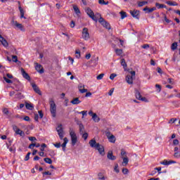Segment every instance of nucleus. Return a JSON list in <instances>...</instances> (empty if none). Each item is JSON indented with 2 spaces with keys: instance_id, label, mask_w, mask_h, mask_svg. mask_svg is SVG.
<instances>
[{
  "instance_id": "nucleus-1",
  "label": "nucleus",
  "mask_w": 180,
  "mask_h": 180,
  "mask_svg": "<svg viewBox=\"0 0 180 180\" xmlns=\"http://www.w3.org/2000/svg\"><path fill=\"white\" fill-rule=\"evenodd\" d=\"M89 144L90 147H91V148H95L96 150H98L101 155H105V148L99 143H96V140H95V139L90 140L89 141Z\"/></svg>"
},
{
  "instance_id": "nucleus-2",
  "label": "nucleus",
  "mask_w": 180,
  "mask_h": 180,
  "mask_svg": "<svg viewBox=\"0 0 180 180\" xmlns=\"http://www.w3.org/2000/svg\"><path fill=\"white\" fill-rule=\"evenodd\" d=\"M49 105L51 114L53 117H56L57 116V105H56L53 98H49Z\"/></svg>"
},
{
  "instance_id": "nucleus-3",
  "label": "nucleus",
  "mask_w": 180,
  "mask_h": 180,
  "mask_svg": "<svg viewBox=\"0 0 180 180\" xmlns=\"http://www.w3.org/2000/svg\"><path fill=\"white\" fill-rule=\"evenodd\" d=\"M69 133L71 139V144L74 146L78 142V137L77 136V134H75V131H74L72 128H70Z\"/></svg>"
},
{
  "instance_id": "nucleus-4",
  "label": "nucleus",
  "mask_w": 180,
  "mask_h": 180,
  "mask_svg": "<svg viewBox=\"0 0 180 180\" xmlns=\"http://www.w3.org/2000/svg\"><path fill=\"white\" fill-rule=\"evenodd\" d=\"M82 37L86 41H88V40L91 39V36L89 35V32L88 31V28L86 27L83 28V30L82 32Z\"/></svg>"
},
{
  "instance_id": "nucleus-5",
  "label": "nucleus",
  "mask_w": 180,
  "mask_h": 180,
  "mask_svg": "<svg viewBox=\"0 0 180 180\" xmlns=\"http://www.w3.org/2000/svg\"><path fill=\"white\" fill-rule=\"evenodd\" d=\"M56 131H58V134L60 140H63V139H64V130L63 129V124H59L56 128Z\"/></svg>"
},
{
  "instance_id": "nucleus-6",
  "label": "nucleus",
  "mask_w": 180,
  "mask_h": 180,
  "mask_svg": "<svg viewBox=\"0 0 180 180\" xmlns=\"http://www.w3.org/2000/svg\"><path fill=\"white\" fill-rule=\"evenodd\" d=\"M86 13L89 16V18H91L93 20H95V22L98 21V18H96V16H95V13H94V11L89 8H87L86 9Z\"/></svg>"
},
{
  "instance_id": "nucleus-7",
  "label": "nucleus",
  "mask_w": 180,
  "mask_h": 180,
  "mask_svg": "<svg viewBox=\"0 0 180 180\" xmlns=\"http://www.w3.org/2000/svg\"><path fill=\"white\" fill-rule=\"evenodd\" d=\"M98 22L101 23V25H102V26H103V27H105V29H108V30H110V25L109 22H106L103 18H100L98 19Z\"/></svg>"
},
{
  "instance_id": "nucleus-8",
  "label": "nucleus",
  "mask_w": 180,
  "mask_h": 180,
  "mask_svg": "<svg viewBox=\"0 0 180 180\" xmlns=\"http://www.w3.org/2000/svg\"><path fill=\"white\" fill-rule=\"evenodd\" d=\"M129 13L133 16V18H135V19H139L140 18V11L137 10L130 11Z\"/></svg>"
},
{
  "instance_id": "nucleus-9",
  "label": "nucleus",
  "mask_w": 180,
  "mask_h": 180,
  "mask_svg": "<svg viewBox=\"0 0 180 180\" xmlns=\"http://www.w3.org/2000/svg\"><path fill=\"white\" fill-rule=\"evenodd\" d=\"M162 165H171L172 164H176V162L174 160H164L162 162H160Z\"/></svg>"
},
{
  "instance_id": "nucleus-10",
  "label": "nucleus",
  "mask_w": 180,
  "mask_h": 180,
  "mask_svg": "<svg viewBox=\"0 0 180 180\" xmlns=\"http://www.w3.org/2000/svg\"><path fill=\"white\" fill-rule=\"evenodd\" d=\"M77 124L79 129V134H84V133H85V127H84V124H82V123L79 121L77 122Z\"/></svg>"
},
{
  "instance_id": "nucleus-11",
  "label": "nucleus",
  "mask_w": 180,
  "mask_h": 180,
  "mask_svg": "<svg viewBox=\"0 0 180 180\" xmlns=\"http://www.w3.org/2000/svg\"><path fill=\"white\" fill-rule=\"evenodd\" d=\"M32 89H34L36 94H38V95H41V91H40V89L39 88V86H37L36 84L32 83Z\"/></svg>"
},
{
  "instance_id": "nucleus-12",
  "label": "nucleus",
  "mask_w": 180,
  "mask_h": 180,
  "mask_svg": "<svg viewBox=\"0 0 180 180\" xmlns=\"http://www.w3.org/2000/svg\"><path fill=\"white\" fill-rule=\"evenodd\" d=\"M0 42L1 43L2 46L4 47H8L9 46V44L8 43V41L2 37V35L0 34Z\"/></svg>"
},
{
  "instance_id": "nucleus-13",
  "label": "nucleus",
  "mask_w": 180,
  "mask_h": 180,
  "mask_svg": "<svg viewBox=\"0 0 180 180\" xmlns=\"http://www.w3.org/2000/svg\"><path fill=\"white\" fill-rule=\"evenodd\" d=\"M78 88L80 94H85V92H88V89H84L85 85L82 84V83L79 84Z\"/></svg>"
},
{
  "instance_id": "nucleus-14",
  "label": "nucleus",
  "mask_w": 180,
  "mask_h": 180,
  "mask_svg": "<svg viewBox=\"0 0 180 180\" xmlns=\"http://www.w3.org/2000/svg\"><path fill=\"white\" fill-rule=\"evenodd\" d=\"M21 74L25 79H27L28 81H30V76H29V74L25 71V69L21 68Z\"/></svg>"
},
{
  "instance_id": "nucleus-15",
  "label": "nucleus",
  "mask_w": 180,
  "mask_h": 180,
  "mask_svg": "<svg viewBox=\"0 0 180 180\" xmlns=\"http://www.w3.org/2000/svg\"><path fill=\"white\" fill-rule=\"evenodd\" d=\"M107 158L111 161H115V160H116V156L113 155V152L109 151L107 155Z\"/></svg>"
},
{
  "instance_id": "nucleus-16",
  "label": "nucleus",
  "mask_w": 180,
  "mask_h": 180,
  "mask_svg": "<svg viewBox=\"0 0 180 180\" xmlns=\"http://www.w3.org/2000/svg\"><path fill=\"white\" fill-rule=\"evenodd\" d=\"M127 84H129V85H132L133 84V76L127 75L125 78Z\"/></svg>"
},
{
  "instance_id": "nucleus-17",
  "label": "nucleus",
  "mask_w": 180,
  "mask_h": 180,
  "mask_svg": "<svg viewBox=\"0 0 180 180\" xmlns=\"http://www.w3.org/2000/svg\"><path fill=\"white\" fill-rule=\"evenodd\" d=\"M35 69L40 74H43V72H44V70L41 68V65H39V63H36Z\"/></svg>"
},
{
  "instance_id": "nucleus-18",
  "label": "nucleus",
  "mask_w": 180,
  "mask_h": 180,
  "mask_svg": "<svg viewBox=\"0 0 180 180\" xmlns=\"http://www.w3.org/2000/svg\"><path fill=\"white\" fill-rule=\"evenodd\" d=\"M157 8L155 7H153L151 8H148V7H146L143 8L144 12H146V13H151V12H154V11H156Z\"/></svg>"
},
{
  "instance_id": "nucleus-19",
  "label": "nucleus",
  "mask_w": 180,
  "mask_h": 180,
  "mask_svg": "<svg viewBox=\"0 0 180 180\" xmlns=\"http://www.w3.org/2000/svg\"><path fill=\"white\" fill-rule=\"evenodd\" d=\"M63 143L61 145V147L63 148V151L65 152V148L67 147V144L68 143V139L67 137H65L63 139Z\"/></svg>"
},
{
  "instance_id": "nucleus-20",
  "label": "nucleus",
  "mask_w": 180,
  "mask_h": 180,
  "mask_svg": "<svg viewBox=\"0 0 180 180\" xmlns=\"http://www.w3.org/2000/svg\"><path fill=\"white\" fill-rule=\"evenodd\" d=\"M70 103H72V105H79V103H81V101H79V98H75L70 101Z\"/></svg>"
},
{
  "instance_id": "nucleus-21",
  "label": "nucleus",
  "mask_w": 180,
  "mask_h": 180,
  "mask_svg": "<svg viewBox=\"0 0 180 180\" xmlns=\"http://www.w3.org/2000/svg\"><path fill=\"white\" fill-rule=\"evenodd\" d=\"M122 166L126 167L129 164V158L127 157H122Z\"/></svg>"
},
{
  "instance_id": "nucleus-22",
  "label": "nucleus",
  "mask_w": 180,
  "mask_h": 180,
  "mask_svg": "<svg viewBox=\"0 0 180 180\" xmlns=\"http://www.w3.org/2000/svg\"><path fill=\"white\" fill-rule=\"evenodd\" d=\"M25 108L28 110H33V109H34V105H33L32 103H25Z\"/></svg>"
},
{
  "instance_id": "nucleus-23",
  "label": "nucleus",
  "mask_w": 180,
  "mask_h": 180,
  "mask_svg": "<svg viewBox=\"0 0 180 180\" xmlns=\"http://www.w3.org/2000/svg\"><path fill=\"white\" fill-rule=\"evenodd\" d=\"M92 120H94V122H95V123H98V122L101 121V118H99V117L98 116V115H96V113H94L93 115Z\"/></svg>"
},
{
  "instance_id": "nucleus-24",
  "label": "nucleus",
  "mask_w": 180,
  "mask_h": 180,
  "mask_svg": "<svg viewBox=\"0 0 180 180\" xmlns=\"http://www.w3.org/2000/svg\"><path fill=\"white\" fill-rule=\"evenodd\" d=\"M13 25H14V26H15L16 27L20 29V30H23V25L22 24L18 23L16 21H13Z\"/></svg>"
},
{
  "instance_id": "nucleus-25",
  "label": "nucleus",
  "mask_w": 180,
  "mask_h": 180,
  "mask_svg": "<svg viewBox=\"0 0 180 180\" xmlns=\"http://www.w3.org/2000/svg\"><path fill=\"white\" fill-rule=\"evenodd\" d=\"M166 4L167 5H169V6H178V3H176L175 1H168L166 2Z\"/></svg>"
},
{
  "instance_id": "nucleus-26",
  "label": "nucleus",
  "mask_w": 180,
  "mask_h": 180,
  "mask_svg": "<svg viewBox=\"0 0 180 180\" xmlns=\"http://www.w3.org/2000/svg\"><path fill=\"white\" fill-rule=\"evenodd\" d=\"M15 134H18L21 137H25V132L23 131L20 130V129H18L15 131Z\"/></svg>"
},
{
  "instance_id": "nucleus-27",
  "label": "nucleus",
  "mask_w": 180,
  "mask_h": 180,
  "mask_svg": "<svg viewBox=\"0 0 180 180\" xmlns=\"http://www.w3.org/2000/svg\"><path fill=\"white\" fill-rule=\"evenodd\" d=\"M121 65H122L124 70H126V68H127V63H126V60H124V58H122L121 60Z\"/></svg>"
},
{
  "instance_id": "nucleus-28",
  "label": "nucleus",
  "mask_w": 180,
  "mask_h": 180,
  "mask_svg": "<svg viewBox=\"0 0 180 180\" xmlns=\"http://www.w3.org/2000/svg\"><path fill=\"white\" fill-rule=\"evenodd\" d=\"M20 13V18L21 19L24 18V19H26L25 17V11H23V8L22 7H19Z\"/></svg>"
},
{
  "instance_id": "nucleus-29",
  "label": "nucleus",
  "mask_w": 180,
  "mask_h": 180,
  "mask_svg": "<svg viewBox=\"0 0 180 180\" xmlns=\"http://www.w3.org/2000/svg\"><path fill=\"white\" fill-rule=\"evenodd\" d=\"M108 140L110 143H115L116 141V138L115 137V136L111 135L108 137Z\"/></svg>"
},
{
  "instance_id": "nucleus-30",
  "label": "nucleus",
  "mask_w": 180,
  "mask_h": 180,
  "mask_svg": "<svg viewBox=\"0 0 180 180\" xmlns=\"http://www.w3.org/2000/svg\"><path fill=\"white\" fill-rule=\"evenodd\" d=\"M155 6H157V8L158 9H162L163 8H167V6H165V4H160V3H156Z\"/></svg>"
},
{
  "instance_id": "nucleus-31",
  "label": "nucleus",
  "mask_w": 180,
  "mask_h": 180,
  "mask_svg": "<svg viewBox=\"0 0 180 180\" xmlns=\"http://www.w3.org/2000/svg\"><path fill=\"white\" fill-rule=\"evenodd\" d=\"M115 53L117 54V56H122L123 54V50L122 49H115Z\"/></svg>"
},
{
  "instance_id": "nucleus-32",
  "label": "nucleus",
  "mask_w": 180,
  "mask_h": 180,
  "mask_svg": "<svg viewBox=\"0 0 180 180\" xmlns=\"http://www.w3.org/2000/svg\"><path fill=\"white\" fill-rule=\"evenodd\" d=\"M135 96L136 99H139V101H140L141 99V94H140V91H136L135 93Z\"/></svg>"
},
{
  "instance_id": "nucleus-33",
  "label": "nucleus",
  "mask_w": 180,
  "mask_h": 180,
  "mask_svg": "<svg viewBox=\"0 0 180 180\" xmlns=\"http://www.w3.org/2000/svg\"><path fill=\"white\" fill-rule=\"evenodd\" d=\"M120 14L121 16V19H124V18H127V13H126V12L124 11H121Z\"/></svg>"
},
{
  "instance_id": "nucleus-34",
  "label": "nucleus",
  "mask_w": 180,
  "mask_h": 180,
  "mask_svg": "<svg viewBox=\"0 0 180 180\" xmlns=\"http://www.w3.org/2000/svg\"><path fill=\"white\" fill-rule=\"evenodd\" d=\"M88 111L83 110L82 112H78L79 115H82V119H84V116H86L88 114Z\"/></svg>"
},
{
  "instance_id": "nucleus-35",
  "label": "nucleus",
  "mask_w": 180,
  "mask_h": 180,
  "mask_svg": "<svg viewBox=\"0 0 180 180\" xmlns=\"http://www.w3.org/2000/svg\"><path fill=\"white\" fill-rule=\"evenodd\" d=\"M73 9H74L75 13H77V15H78L79 13H81V11H79V8H78V6H73Z\"/></svg>"
},
{
  "instance_id": "nucleus-36",
  "label": "nucleus",
  "mask_w": 180,
  "mask_h": 180,
  "mask_svg": "<svg viewBox=\"0 0 180 180\" xmlns=\"http://www.w3.org/2000/svg\"><path fill=\"white\" fill-rule=\"evenodd\" d=\"M44 161L46 162V164H53V160L50 158H46L44 159Z\"/></svg>"
},
{
  "instance_id": "nucleus-37",
  "label": "nucleus",
  "mask_w": 180,
  "mask_h": 180,
  "mask_svg": "<svg viewBox=\"0 0 180 180\" xmlns=\"http://www.w3.org/2000/svg\"><path fill=\"white\" fill-rule=\"evenodd\" d=\"M147 4H148V1H139L138 3V6L139 7H141V6H144V5H147Z\"/></svg>"
},
{
  "instance_id": "nucleus-38",
  "label": "nucleus",
  "mask_w": 180,
  "mask_h": 180,
  "mask_svg": "<svg viewBox=\"0 0 180 180\" xmlns=\"http://www.w3.org/2000/svg\"><path fill=\"white\" fill-rule=\"evenodd\" d=\"M177 47H178V43L174 42L172 44L171 49L172 50H176Z\"/></svg>"
},
{
  "instance_id": "nucleus-39",
  "label": "nucleus",
  "mask_w": 180,
  "mask_h": 180,
  "mask_svg": "<svg viewBox=\"0 0 180 180\" xmlns=\"http://www.w3.org/2000/svg\"><path fill=\"white\" fill-rule=\"evenodd\" d=\"M98 179H100V180H105V179H106V178H105V176H103V174H102L101 172L98 173Z\"/></svg>"
},
{
  "instance_id": "nucleus-40",
  "label": "nucleus",
  "mask_w": 180,
  "mask_h": 180,
  "mask_svg": "<svg viewBox=\"0 0 180 180\" xmlns=\"http://www.w3.org/2000/svg\"><path fill=\"white\" fill-rule=\"evenodd\" d=\"M75 54H76V58H81V51H79V50H77L75 51Z\"/></svg>"
},
{
  "instance_id": "nucleus-41",
  "label": "nucleus",
  "mask_w": 180,
  "mask_h": 180,
  "mask_svg": "<svg viewBox=\"0 0 180 180\" xmlns=\"http://www.w3.org/2000/svg\"><path fill=\"white\" fill-rule=\"evenodd\" d=\"M4 79L7 84H12L13 82L12 80L8 79V77H4Z\"/></svg>"
},
{
  "instance_id": "nucleus-42",
  "label": "nucleus",
  "mask_w": 180,
  "mask_h": 180,
  "mask_svg": "<svg viewBox=\"0 0 180 180\" xmlns=\"http://www.w3.org/2000/svg\"><path fill=\"white\" fill-rule=\"evenodd\" d=\"M142 49H144L145 50H148V49H150V44H146L141 46Z\"/></svg>"
},
{
  "instance_id": "nucleus-43",
  "label": "nucleus",
  "mask_w": 180,
  "mask_h": 180,
  "mask_svg": "<svg viewBox=\"0 0 180 180\" xmlns=\"http://www.w3.org/2000/svg\"><path fill=\"white\" fill-rule=\"evenodd\" d=\"M82 135V139L86 140L88 139V133L84 132L83 134H80Z\"/></svg>"
},
{
  "instance_id": "nucleus-44",
  "label": "nucleus",
  "mask_w": 180,
  "mask_h": 180,
  "mask_svg": "<svg viewBox=\"0 0 180 180\" xmlns=\"http://www.w3.org/2000/svg\"><path fill=\"white\" fill-rule=\"evenodd\" d=\"M98 3L100 4V5H108V4H109V2H105V0H98Z\"/></svg>"
},
{
  "instance_id": "nucleus-45",
  "label": "nucleus",
  "mask_w": 180,
  "mask_h": 180,
  "mask_svg": "<svg viewBox=\"0 0 180 180\" xmlns=\"http://www.w3.org/2000/svg\"><path fill=\"white\" fill-rule=\"evenodd\" d=\"M103 77H105V74L101 73V74L98 75L96 78L98 80H101L103 78Z\"/></svg>"
},
{
  "instance_id": "nucleus-46",
  "label": "nucleus",
  "mask_w": 180,
  "mask_h": 180,
  "mask_svg": "<svg viewBox=\"0 0 180 180\" xmlns=\"http://www.w3.org/2000/svg\"><path fill=\"white\" fill-rule=\"evenodd\" d=\"M30 154H32L30 152H29L27 155H26V156H25V161H29V160H30Z\"/></svg>"
},
{
  "instance_id": "nucleus-47",
  "label": "nucleus",
  "mask_w": 180,
  "mask_h": 180,
  "mask_svg": "<svg viewBox=\"0 0 180 180\" xmlns=\"http://www.w3.org/2000/svg\"><path fill=\"white\" fill-rule=\"evenodd\" d=\"M46 147H47V145H46V143L41 144L40 148V151H44V148H46Z\"/></svg>"
},
{
  "instance_id": "nucleus-48",
  "label": "nucleus",
  "mask_w": 180,
  "mask_h": 180,
  "mask_svg": "<svg viewBox=\"0 0 180 180\" xmlns=\"http://www.w3.org/2000/svg\"><path fill=\"white\" fill-rule=\"evenodd\" d=\"M116 77H117V75L115 74V73H112L110 75V79H115V78H116Z\"/></svg>"
},
{
  "instance_id": "nucleus-49",
  "label": "nucleus",
  "mask_w": 180,
  "mask_h": 180,
  "mask_svg": "<svg viewBox=\"0 0 180 180\" xmlns=\"http://www.w3.org/2000/svg\"><path fill=\"white\" fill-rule=\"evenodd\" d=\"M122 174H124V175H127V174H129V169L127 168L122 169Z\"/></svg>"
},
{
  "instance_id": "nucleus-50",
  "label": "nucleus",
  "mask_w": 180,
  "mask_h": 180,
  "mask_svg": "<svg viewBox=\"0 0 180 180\" xmlns=\"http://www.w3.org/2000/svg\"><path fill=\"white\" fill-rule=\"evenodd\" d=\"M126 151L124 150H121V156L122 157H127Z\"/></svg>"
},
{
  "instance_id": "nucleus-51",
  "label": "nucleus",
  "mask_w": 180,
  "mask_h": 180,
  "mask_svg": "<svg viewBox=\"0 0 180 180\" xmlns=\"http://www.w3.org/2000/svg\"><path fill=\"white\" fill-rule=\"evenodd\" d=\"M12 60L13 63H18V56H12Z\"/></svg>"
},
{
  "instance_id": "nucleus-52",
  "label": "nucleus",
  "mask_w": 180,
  "mask_h": 180,
  "mask_svg": "<svg viewBox=\"0 0 180 180\" xmlns=\"http://www.w3.org/2000/svg\"><path fill=\"white\" fill-rule=\"evenodd\" d=\"M3 113H4V115H9V110H8V108H4V109L3 110Z\"/></svg>"
},
{
  "instance_id": "nucleus-53",
  "label": "nucleus",
  "mask_w": 180,
  "mask_h": 180,
  "mask_svg": "<svg viewBox=\"0 0 180 180\" xmlns=\"http://www.w3.org/2000/svg\"><path fill=\"white\" fill-rule=\"evenodd\" d=\"M179 144V141L178 139H174L173 141V146H178Z\"/></svg>"
},
{
  "instance_id": "nucleus-54",
  "label": "nucleus",
  "mask_w": 180,
  "mask_h": 180,
  "mask_svg": "<svg viewBox=\"0 0 180 180\" xmlns=\"http://www.w3.org/2000/svg\"><path fill=\"white\" fill-rule=\"evenodd\" d=\"M34 147H36V143H31L28 146V148H30L31 150H33V148H34Z\"/></svg>"
},
{
  "instance_id": "nucleus-55",
  "label": "nucleus",
  "mask_w": 180,
  "mask_h": 180,
  "mask_svg": "<svg viewBox=\"0 0 180 180\" xmlns=\"http://www.w3.org/2000/svg\"><path fill=\"white\" fill-rule=\"evenodd\" d=\"M53 146L56 148H60V147H61V143H54Z\"/></svg>"
},
{
  "instance_id": "nucleus-56",
  "label": "nucleus",
  "mask_w": 180,
  "mask_h": 180,
  "mask_svg": "<svg viewBox=\"0 0 180 180\" xmlns=\"http://www.w3.org/2000/svg\"><path fill=\"white\" fill-rule=\"evenodd\" d=\"M28 139L30 141H36V140H37L34 136H30Z\"/></svg>"
},
{
  "instance_id": "nucleus-57",
  "label": "nucleus",
  "mask_w": 180,
  "mask_h": 180,
  "mask_svg": "<svg viewBox=\"0 0 180 180\" xmlns=\"http://www.w3.org/2000/svg\"><path fill=\"white\" fill-rule=\"evenodd\" d=\"M119 165H116L115 166V168H114V170L115 171V172H117V174H119Z\"/></svg>"
},
{
  "instance_id": "nucleus-58",
  "label": "nucleus",
  "mask_w": 180,
  "mask_h": 180,
  "mask_svg": "<svg viewBox=\"0 0 180 180\" xmlns=\"http://www.w3.org/2000/svg\"><path fill=\"white\" fill-rule=\"evenodd\" d=\"M38 113H39V115L40 119H43V116H44V115H43V111L39 110V111H38Z\"/></svg>"
},
{
  "instance_id": "nucleus-59",
  "label": "nucleus",
  "mask_w": 180,
  "mask_h": 180,
  "mask_svg": "<svg viewBox=\"0 0 180 180\" xmlns=\"http://www.w3.org/2000/svg\"><path fill=\"white\" fill-rule=\"evenodd\" d=\"M175 122H176V118H172V119L169 121V124H170V123H175Z\"/></svg>"
},
{
  "instance_id": "nucleus-60",
  "label": "nucleus",
  "mask_w": 180,
  "mask_h": 180,
  "mask_svg": "<svg viewBox=\"0 0 180 180\" xmlns=\"http://www.w3.org/2000/svg\"><path fill=\"white\" fill-rule=\"evenodd\" d=\"M13 130L15 131V133H16V131H18V130H19V129L18 128V126L14 125V126H13Z\"/></svg>"
},
{
  "instance_id": "nucleus-61",
  "label": "nucleus",
  "mask_w": 180,
  "mask_h": 180,
  "mask_svg": "<svg viewBox=\"0 0 180 180\" xmlns=\"http://www.w3.org/2000/svg\"><path fill=\"white\" fill-rule=\"evenodd\" d=\"M70 26L72 28L75 27V22L73 20H72L71 22H70Z\"/></svg>"
},
{
  "instance_id": "nucleus-62",
  "label": "nucleus",
  "mask_w": 180,
  "mask_h": 180,
  "mask_svg": "<svg viewBox=\"0 0 180 180\" xmlns=\"http://www.w3.org/2000/svg\"><path fill=\"white\" fill-rule=\"evenodd\" d=\"M155 88H158V89H159L158 92H161V85L155 84Z\"/></svg>"
},
{
  "instance_id": "nucleus-63",
  "label": "nucleus",
  "mask_w": 180,
  "mask_h": 180,
  "mask_svg": "<svg viewBox=\"0 0 180 180\" xmlns=\"http://www.w3.org/2000/svg\"><path fill=\"white\" fill-rule=\"evenodd\" d=\"M42 174L44 175H44H51V172H44L42 173Z\"/></svg>"
},
{
  "instance_id": "nucleus-64",
  "label": "nucleus",
  "mask_w": 180,
  "mask_h": 180,
  "mask_svg": "<svg viewBox=\"0 0 180 180\" xmlns=\"http://www.w3.org/2000/svg\"><path fill=\"white\" fill-rule=\"evenodd\" d=\"M155 169L158 171V174H161V167H155Z\"/></svg>"
}]
</instances>
